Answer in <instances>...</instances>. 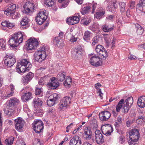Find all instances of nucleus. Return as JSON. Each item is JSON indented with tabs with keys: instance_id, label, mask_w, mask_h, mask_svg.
Wrapping results in <instances>:
<instances>
[{
	"instance_id": "obj_46",
	"label": "nucleus",
	"mask_w": 145,
	"mask_h": 145,
	"mask_svg": "<svg viewBox=\"0 0 145 145\" xmlns=\"http://www.w3.org/2000/svg\"><path fill=\"white\" fill-rule=\"evenodd\" d=\"M7 8L10 10H12L13 12H15L16 8V5L12 3H11L8 5Z\"/></svg>"
},
{
	"instance_id": "obj_12",
	"label": "nucleus",
	"mask_w": 145,
	"mask_h": 145,
	"mask_svg": "<svg viewBox=\"0 0 145 145\" xmlns=\"http://www.w3.org/2000/svg\"><path fill=\"white\" fill-rule=\"evenodd\" d=\"M25 89L26 88H25L22 89L20 93L22 95V99L24 102H26L33 98L32 93L29 91L25 92Z\"/></svg>"
},
{
	"instance_id": "obj_34",
	"label": "nucleus",
	"mask_w": 145,
	"mask_h": 145,
	"mask_svg": "<svg viewBox=\"0 0 145 145\" xmlns=\"http://www.w3.org/2000/svg\"><path fill=\"white\" fill-rule=\"evenodd\" d=\"M91 8V7L89 6H86L85 7L82 6L81 8V13L83 15L87 14L89 12Z\"/></svg>"
},
{
	"instance_id": "obj_40",
	"label": "nucleus",
	"mask_w": 145,
	"mask_h": 145,
	"mask_svg": "<svg viewBox=\"0 0 145 145\" xmlns=\"http://www.w3.org/2000/svg\"><path fill=\"white\" fill-rule=\"evenodd\" d=\"M133 98L132 97H128L127 99L125 100L124 101L126 105H127L130 106H131L133 104Z\"/></svg>"
},
{
	"instance_id": "obj_37",
	"label": "nucleus",
	"mask_w": 145,
	"mask_h": 145,
	"mask_svg": "<svg viewBox=\"0 0 145 145\" xmlns=\"http://www.w3.org/2000/svg\"><path fill=\"white\" fill-rule=\"evenodd\" d=\"M90 127L92 129L97 130L98 127L97 121L95 119H93L90 122Z\"/></svg>"
},
{
	"instance_id": "obj_29",
	"label": "nucleus",
	"mask_w": 145,
	"mask_h": 145,
	"mask_svg": "<svg viewBox=\"0 0 145 145\" xmlns=\"http://www.w3.org/2000/svg\"><path fill=\"white\" fill-rule=\"evenodd\" d=\"M135 25L137 35H142L144 31V29L138 24H135Z\"/></svg>"
},
{
	"instance_id": "obj_33",
	"label": "nucleus",
	"mask_w": 145,
	"mask_h": 145,
	"mask_svg": "<svg viewBox=\"0 0 145 145\" xmlns=\"http://www.w3.org/2000/svg\"><path fill=\"white\" fill-rule=\"evenodd\" d=\"M35 94L36 95H38L39 97H42L43 95V91L42 88H39L38 86L35 87Z\"/></svg>"
},
{
	"instance_id": "obj_49",
	"label": "nucleus",
	"mask_w": 145,
	"mask_h": 145,
	"mask_svg": "<svg viewBox=\"0 0 145 145\" xmlns=\"http://www.w3.org/2000/svg\"><path fill=\"white\" fill-rule=\"evenodd\" d=\"M44 3L49 7H51L54 4V2L52 0H45Z\"/></svg>"
},
{
	"instance_id": "obj_52",
	"label": "nucleus",
	"mask_w": 145,
	"mask_h": 145,
	"mask_svg": "<svg viewBox=\"0 0 145 145\" xmlns=\"http://www.w3.org/2000/svg\"><path fill=\"white\" fill-rule=\"evenodd\" d=\"M114 125L116 129V132H118L119 129L121 125V124L118 122L116 121L114 124Z\"/></svg>"
},
{
	"instance_id": "obj_8",
	"label": "nucleus",
	"mask_w": 145,
	"mask_h": 145,
	"mask_svg": "<svg viewBox=\"0 0 145 145\" xmlns=\"http://www.w3.org/2000/svg\"><path fill=\"white\" fill-rule=\"evenodd\" d=\"M47 13L44 11L39 12L36 17V22L39 25H41L47 19Z\"/></svg>"
},
{
	"instance_id": "obj_50",
	"label": "nucleus",
	"mask_w": 145,
	"mask_h": 145,
	"mask_svg": "<svg viewBox=\"0 0 145 145\" xmlns=\"http://www.w3.org/2000/svg\"><path fill=\"white\" fill-rule=\"evenodd\" d=\"M43 110L41 109H39L36 111V115L37 116L41 117L42 116Z\"/></svg>"
},
{
	"instance_id": "obj_24",
	"label": "nucleus",
	"mask_w": 145,
	"mask_h": 145,
	"mask_svg": "<svg viewBox=\"0 0 145 145\" xmlns=\"http://www.w3.org/2000/svg\"><path fill=\"white\" fill-rule=\"evenodd\" d=\"M136 122L138 124H142L145 120V117L142 113L139 112Z\"/></svg>"
},
{
	"instance_id": "obj_63",
	"label": "nucleus",
	"mask_w": 145,
	"mask_h": 145,
	"mask_svg": "<svg viewBox=\"0 0 145 145\" xmlns=\"http://www.w3.org/2000/svg\"><path fill=\"white\" fill-rule=\"evenodd\" d=\"M101 86V85L99 83H98L95 85V87L97 89H100L99 88Z\"/></svg>"
},
{
	"instance_id": "obj_62",
	"label": "nucleus",
	"mask_w": 145,
	"mask_h": 145,
	"mask_svg": "<svg viewBox=\"0 0 145 145\" xmlns=\"http://www.w3.org/2000/svg\"><path fill=\"white\" fill-rule=\"evenodd\" d=\"M93 42H92V44L93 45H95V44L97 43L98 41V38L97 36H95L93 38Z\"/></svg>"
},
{
	"instance_id": "obj_42",
	"label": "nucleus",
	"mask_w": 145,
	"mask_h": 145,
	"mask_svg": "<svg viewBox=\"0 0 145 145\" xmlns=\"http://www.w3.org/2000/svg\"><path fill=\"white\" fill-rule=\"evenodd\" d=\"M131 106H130L124 103L122 111L125 114L127 113L129 111Z\"/></svg>"
},
{
	"instance_id": "obj_27",
	"label": "nucleus",
	"mask_w": 145,
	"mask_h": 145,
	"mask_svg": "<svg viewBox=\"0 0 145 145\" xmlns=\"http://www.w3.org/2000/svg\"><path fill=\"white\" fill-rule=\"evenodd\" d=\"M103 30L105 32H109L113 29L114 26L113 25L105 24L103 26Z\"/></svg>"
},
{
	"instance_id": "obj_16",
	"label": "nucleus",
	"mask_w": 145,
	"mask_h": 145,
	"mask_svg": "<svg viewBox=\"0 0 145 145\" xmlns=\"http://www.w3.org/2000/svg\"><path fill=\"white\" fill-rule=\"evenodd\" d=\"M111 116L110 113L108 111H103L100 112L99 114L100 120L102 121H105L108 120Z\"/></svg>"
},
{
	"instance_id": "obj_53",
	"label": "nucleus",
	"mask_w": 145,
	"mask_h": 145,
	"mask_svg": "<svg viewBox=\"0 0 145 145\" xmlns=\"http://www.w3.org/2000/svg\"><path fill=\"white\" fill-rule=\"evenodd\" d=\"M33 145H41L40 140L39 139L35 138L33 140Z\"/></svg>"
},
{
	"instance_id": "obj_9",
	"label": "nucleus",
	"mask_w": 145,
	"mask_h": 145,
	"mask_svg": "<svg viewBox=\"0 0 145 145\" xmlns=\"http://www.w3.org/2000/svg\"><path fill=\"white\" fill-rule=\"evenodd\" d=\"M101 130L104 135L106 136H109L113 132V129L111 125L108 124H105L101 126Z\"/></svg>"
},
{
	"instance_id": "obj_41",
	"label": "nucleus",
	"mask_w": 145,
	"mask_h": 145,
	"mask_svg": "<svg viewBox=\"0 0 145 145\" xmlns=\"http://www.w3.org/2000/svg\"><path fill=\"white\" fill-rule=\"evenodd\" d=\"M14 140V138L13 137H10L6 139L5 140V143L7 145H12Z\"/></svg>"
},
{
	"instance_id": "obj_19",
	"label": "nucleus",
	"mask_w": 145,
	"mask_h": 145,
	"mask_svg": "<svg viewBox=\"0 0 145 145\" xmlns=\"http://www.w3.org/2000/svg\"><path fill=\"white\" fill-rule=\"evenodd\" d=\"M56 78L55 77H52L50 78V81L48 83V87L52 89H56L59 86L58 82L56 81Z\"/></svg>"
},
{
	"instance_id": "obj_26",
	"label": "nucleus",
	"mask_w": 145,
	"mask_h": 145,
	"mask_svg": "<svg viewBox=\"0 0 145 145\" xmlns=\"http://www.w3.org/2000/svg\"><path fill=\"white\" fill-rule=\"evenodd\" d=\"M84 133L85 135L86 140L89 139L91 138L92 134V132L90 127H86L84 129Z\"/></svg>"
},
{
	"instance_id": "obj_23",
	"label": "nucleus",
	"mask_w": 145,
	"mask_h": 145,
	"mask_svg": "<svg viewBox=\"0 0 145 145\" xmlns=\"http://www.w3.org/2000/svg\"><path fill=\"white\" fill-rule=\"evenodd\" d=\"M64 42L59 37H55L53 40V43L56 44L59 48H62L64 44Z\"/></svg>"
},
{
	"instance_id": "obj_55",
	"label": "nucleus",
	"mask_w": 145,
	"mask_h": 145,
	"mask_svg": "<svg viewBox=\"0 0 145 145\" xmlns=\"http://www.w3.org/2000/svg\"><path fill=\"white\" fill-rule=\"evenodd\" d=\"M112 4L113 5V7L111 11H115L116 9H117L118 7L119 3L116 2H113L112 3Z\"/></svg>"
},
{
	"instance_id": "obj_2",
	"label": "nucleus",
	"mask_w": 145,
	"mask_h": 145,
	"mask_svg": "<svg viewBox=\"0 0 145 145\" xmlns=\"http://www.w3.org/2000/svg\"><path fill=\"white\" fill-rule=\"evenodd\" d=\"M50 51L48 46H44L39 50L35 51L34 55L35 60L39 62H42L49 56Z\"/></svg>"
},
{
	"instance_id": "obj_11",
	"label": "nucleus",
	"mask_w": 145,
	"mask_h": 145,
	"mask_svg": "<svg viewBox=\"0 0 145 145\" xmlns=\"http://www.w3.org/2000/svg\"><path fill=\"white\" fill-rule=\"evenodd\" d=\"M14 125L16 129L19 131L22 130L25 125V121L21 118L18 117L14 120Z\"/></svg>"
},
{
	"instance_id": "obj_5",
	"label": "nucleus",
	"mask_w": 145,
	"mask_h": 145,
	"mask_svg": "<svg viewBox=\"0 0 145 145\" xmlns=\"http://www.w3.org/2000/svg\"><path fill=\"white\" fill-rule=\"evenodd\" d=\"M32 125L36 133H39L43 131L44 128L43 123L42 121L37 120L34 121Z\"/></svg>"
},
{
	"instance_id": "obj_20",
	"label": "nucleus",
	"mask_w": 145,
	"mask_h": 145,
	"mask_svg": "<svg viewBox=\"0 0 145 145\" xmlns=\"http://www.w3.org/2000/svg\"><path fill=\"white\" fill-rule=\"evenodd\" d=\"M4 13L7 16L10 17L11 18L13 19H14L17 18L18 17H19L20 16V14H18L17 13H15L14 12H13L12 10L7 8L4 11Z\"/></svg>"
},
{
	"instance_id": "obj_39",
	"label": "nucleus",
	"mask_w": 145,
	"mask_h": 145,
	"mask_svg": "<svg viewBox=\"0 0 145 145\" xmlns=\"http://www.w3.org/2000/svg\"><path fill=\"white\" fill-rule=\"evenodd\" d=\"M145 6V0H140L139 3L137 5V9H138L140 10H142V8Z\"/></svg>"
},
{
	"instance_id": "obj_15",
	"label": "nucleus",
	"mask_w": 145,
	"mask_h": 145,
	"mask_svg": "<svg viewBox=\"0 0 145 145\" xmlns=\"http://www.w3.org/2000/svg\"><path fill=\"white\" fill-rule=\"evenodd\" d=\"M90 63L92 65L97 67L102 65V61L99 57L97 56H92L90 59Z\"/></svg>"
},
{
	"instance_id": "obj_10",
	"label": "nucleus",
	"mask_w": 145,
	"mask_h": 145,
	"mask_svg": "<svg viewBox=\"0 0 145 145\" xmlns=\"http://www.w3.org/2000/svg\"><path fill=\"white\" fill-rule=\"evenodd\" d=\"M7 56L4 60V63L8 67H10L12 66L16 62L15 57L13 54H12L7 55Z\"/></svg>"
},
{
	"instance_id": "obj_38",
	"label": "nucleus",
	"mask_w": 145,
	"mask_h": 145,
	"mask_svg": "<svg viewBox=\"0 0 145 145\" xmlns=\"http://www.w3.org/2000/svg\"><path fill=\"white\" fill-rule=\"evenodd\" d=\"M124 100L123 99H121L118 103L116 106V110L117 112H119L122 108Z\"/></svg>"
},
{
	"instance_id": "obj_22",
	"label": "nucleus",
	"mask_w": 145,
	"mask_h": 145,
	"mask_svg": "<svg viewBox=\"0 0 145 145\" xmlns=\"http://www.w3.org/2000/svg\"><path fill=\"white\" fill-rule=\"evenodd\" d=\"M79 21L78 17L76 16H73L68 18L66 22L69 25H73L78 23Z\"/></svg>"
},
{
	"instance_id": "obj_31",
	"label": "nucleus",
	"mask_w": 145,
	"mask_h": 145,
	"mask_svg": "<svg viewBox=\"0 0 145 145\" xmlns=\"http://www.w3.org/2000/svg\"><path fill=\"white\" fill-rule=\"evenodd\" d=\"M105 14V10L104 9L102 11L96 12L94 16L96 18L100 19L104 16Z\"/></svg>"
},
{
	"instance_id": "obj_6",
	"label": "nucleus",
	"mask_w": 145,
	"mask_h": 145,
	"mask_svg": "<svg viewBox=\"0 0 145 145\" xmlns=\"http://www.w3.org/2000/svg\"><path fill=\"white\" fill-rule=\"evenodd\" d=\"M95 50L98 55H99L101 59H105L108 56V54L106 51L103 46L100 45L97 46Z\"/></svg>"
},
{
	"instance_id": "obj_60",
	"label": "nucleus",
	"mask_w": 145,
	"mask_h": 145,
	"mask_svg": "<svg viewBox=\"0 0 145 145\" xmlns=\"http://www.w3.org/2000/svg\"><path fill=\"white\" fill-rule=\"evenodd\" d=\"M91 21V20L90 18L88 19L83 23V24L85 25H88Z\"/></svg>"
},
{
	"instance_id": "obj_3",
	"label": "nucleus",
	"mask_w": 145,
	"mask_h": 145,
	"mask_svg": "<svg viewBox=\"0 0 145 145\" xmlns=\"http://www.w3.org/2000/svg\"><path fill=\"white\" fill-rule=\"evenodd\" d=\"M32 65L29 60L26 59H22L18 63L16 66V70L19 73H24L28 71L31 68Z\"/></svg>"
},
{
	"instance_id": "obj_14",
	"label": "nucleus",
	"mask_w": 145,
	"mask_h": 145,
	"mask_svg": "<svg viewBox=\"0 0 145 145\" xmlns=\"http://www.w3.org/2000/svg\"><path fill=\"white\" fill-rule=\"evenodd\" d=\"M71 99L69 97H65L63 98L59 103V107L61 109H65L68 104L70 103Z\"/></svg>"
},
{
	"instance_id": "obj_61",
	"label": "nucleus",
	"mask_w": 145,
	"mask_h": 145,
	"mask_svg": "<svg viewBox=\"0 0 145 145\" xmlns=\"http://www.w3.org/2000/svg\"><path fill=\"white\" fill-rule=\"evenodd\" d=\"M125 138L124 137L121 136L119 137L120 142L122 144L123 143L124 141H125Z\"/></svg>"
},
{
	"instance_id": "obj_1",
	"label": "nucleus",
	"mask_w": 145,
	"mask_h": 145,
	"mask_svg": "<svg viewBox=\"0 0 145 145\" xmlns=\"http://www.w3.org/2000/svg\"><path fill=\"white\" fill-rule=\"evenodd\" d=\"M23 38V34L21 32H18L11 35L8 41L10 47L15 50L17 47L22 42Z\"/></svg>"
},
{
	"instance_id": "obj_58",
	"label": "nucleus",
	"mask_w": 145,
	"mask_h": 145,
	"mask_svg": "<svg viewBox=\"0 0 145 145\" xmlns=\"http://www.w3.org/2000/svg\"><path fill=\"white\" fill-rule=\"evenodd\" d=\"M137 141H135V140L132 139H130V138L129 140L128 141V143L129 145H135V142Z\"/></svg>"
},
{
	"instance_id": "obj_45",
	"label": "nucleus",
	"mask_w": 145,
	"mask_h": 145,
	"mask_svg": "<svg viewBox=\"0 0 145 145\" xmlns=\"http://www.w3.org/2000/svg\"><path fill=\"white\" fill-rule=\"evenodd\" d=\"M71 78L70 77L67 76L66 79L64 82V85L65 86H69L71 83Z\"/></svg>"
},
{
	"instance_id": "obj_13",
	"label": "nucleus",
	"mask_w": 145,
	"mask_h": 145,
	"mask_svg": "<svg viewBox=\"0 0 145 145\" xmlns=\"http://www.w3.org/2000/svg\"><path fill=\"white\" fill-rule=\"evenodd\" d=\"M95 141L97 144L101 145L103 144L105 141L104 135L98 130H95Z\"/></svg>"
},
{
	"instance_id": "obj_4",
	"label": "nucleus",
	"mask_w": 145,
	"mask_h": 145,
	"mask_svg": "<svg viewBox=\"0 0 145 145\" xmlns=\"http://www.w3.org/2000/svg\"><path fill=\"white\" fill-rule=\"evenodd\" d=\"M26 48L27 50L34 49L39 44V42L37 39L34 38H31L27 41Z\"/></svg>"
},
{
	"instance_id": "obj_56",
	"label": "nucleus",
	"mask_w": 145,
	"mask_h": 145,
	"mask_svg": "<svg viewBox=\"0 0 145 145\" xmlns=\"http://www.w3.org/2000/svg\"><path fill=\"white\" fill-rule=\"evenodd\" d=\"M113 5L112 3L108 4L107 6V9L108 10L112 12V13H114V12L115 11H111L113 7Z\"/></svg>"
},
{
	"instance_id": "obj_54",
	"label": "nucleus",
	"mask_w": 145,
	"mask_h": 145,
	"mask_svg": "<svg viewBox=\"0 0 145 145\" xmlns=\"http://www.w3.org/2000/svg\"><path fill=\"white\" fill-rule=\"evenodd\" d=\"M51 96H52L53 97V98L51 99L54 100V101L56 102V101L59 99V97L58 96V95L56 93L53 94Z\"/></svg>"
},
{
	"instance_id": "obj_18",
	"label": "nucleus",
	"mask_w": 145,
	"mask_h": 145,
	"mask_svg": "<svg viewBox=\"0 0 145 145\" xmlns=\"http://www.w3.org/2000/svg\"><path fill=\"white\" fill-rule=\"evenodd\" d=\"M34 77V74L31 72L27 73L26 75L23 76L22 82L24 85H26Z\"/></svg>"
},
{
	"instance_id": "obj_47",
	"label": "nucleus",
	"mask_w": 145,
	"mask_h": 145,
	"mask_svg": "<svg viewBox=\"0 0 145 145\" xmlns=\"http://www.w3.org/2000/svg\"><path fill=\"white\" fill-rule=\"evenodd\" d=\"M120 6V9L122 15L123 13L125 10V4L124 2H121L119 3Z\"/></svg>"
},
{
	"instance_id": "obj_25",
	"label": "nucleus",
	"mask_w": 145,
	"mask_h": 145,
	"mask_svg": "<svg viewBox=\"0 0 145 145\" xmlns=\"http://www.w3.org/2000/svg\"><path fill=\"white\" fill-rule=\"evenodd\" d=\"M137 104L140 108H144L145 106V96L140 97L138 99Z\"/></svg>"
},
{
	"instance_id": "obj_35",
	"label": "nucleus",
	"mask_w": 145,
	"mask_h": 145,
	"mask_svg": "<svg viewBox=\"0 0 145 145\" xmlns=\"http://www.w3.org/2000/svg\"><path fill=\"white\" fill-rule=\"evenodd\" d=\"M65 76L66 74L65 72H60L58 74L57 76V80L60 82H62L65 79Z\"/></svg>"
},
{
	"instance_id": "obj_30",
	"label": "nucleus",
	"mask_w": 145,
	"mask_h": 145,
	"mask_svg": "<svg viewBox=\"0 0 145 145\" xmlns=\"http://www.w3.org/2000/svg\"><path fill=\"white\" fill-rule=\"evenodd\" d=\"M19 102V100L16 98H12L9 101V106L10 107L18 105Z\"/></svg>"
},
{
	"instance_id": "obj_32",
	"label": "nucleus",
	"mask_w": 145,
	"mask_h": 145,
	"mask_svg": "<svg viewBox=\"0 0 145 145\" xmlns=\"http://www.w3.org/2000/svg\"><path fill=\"white\" fill-rule=\"evenodd\" d=\"M1 25L3 26L7 27L9 28H11L14 27V25L12 23H10L9 21L5 20L3 21Z\"/></svg>"
},
{
	"instance_id": "obj_21",
	"label": "nucleus",
	"mask_w": 145,
	"mask_h": 145,
	"mask_svg": "<svg viewBox=\"0 0 145 145\" xmlns=\"http://www.w3.org/2000/svg\"><path fill=\"white\" fill-rule=\"evenodd\" d=\"M81 138L77 136L73 137L70 141V145H81Z\"/></svg>"
},
{
	"instance_id": "obj_48",
	"label": "nucleus",
	"mask_w": 145,
	"mask_h": 145,
	"mask_svg": "<svg viewBox=\"0 0 145 145\" xmlns=\"http://www.w3.org/2000/svg\"><path fill=\"white\" fill-rule=\"evenodd\" d=\"M56 102L52 99L48 98L47 101V105L49 106H52Z\"/></svg>"
},
{
	"instance_id": "obj_28",
	"label": "nucleus",
	"mask_w": 145,
	"mask_h": 145,
	"mask_svg": "<svg viewBox=\"0 0 145 145\" xmlns=\"http://www.w3.org/2000/svg\"><path fill=\"white\" fill-rule=\"evenodd\" d=\"M74 52L76 53L75 56L76 57L81 56L82 54V48L80 45H78L75 47Z\"/></svg>"
},
{
	"instance_id": "obj_17",
	"label": "nucleus",
	"mask_w": 145,
	"mask_h": 145,
	"mask_svg": "<svg viewBox=\"0 0 145 145\" xmlns=\"http://www.w3.org/2000/svg\"><path fill=\"white\" fill-rule=\"evenodd\" d=\"M129 137L130 139L138 141L140 137V134L138 130L135 129H133L129 133Z\"/></svg>"
},
{
	"instance_id": "obj_44",
	"label": "nucleus",
	"mask_w": 145,
	"mask_h": 145,
	"mask_svg": "<svg viewBox=\"0 0 145 145\" xmlns=\"http://www.w3.org/2000/svg\"><path fill=\"white\" fill-rule=\"evenodd\" d=\"M29 20L27 17H24L21 22V25L22 26L27 25L28 24Z\"/></svg>"
},
{
	"instance_id": "obj_7",
	"label": "nucleus",
	"mask_w": 145,
	"mask_h": 145,
	"mask_svg": "<svg viewBox=\"0 0 145 145\" xmlns=\"http://www.w3.org/2000/svg\"><path fill=\"white\" fill-rule=\"evenodd\" d=\"M37 5H35L33 3H26L24 5L25 10L24 12L27 15H30L32 12L37 8Z\"/></svg>"
},
{
	"instance_id": "obj_51",
	"label": "nucleus",
	"mask_w": 145,
	"mask_h": 145,
	"mask_svg": "<svg viewBox=\"0 0 145 145\" xmlns=\"http://www.w3.org/2000/svg\"><path fill=\"white\" fill-rule=\"evenodd\" d=\"M0 48H1L3 50H5L6 49V42L5 40H2Z\"/></svg>"
},
{
	"instance_id": "obj_43",
	"label": "nucleus",
	"mask_w": 145,
	"mask_h": 145,
	"mask_svg": "<svg viewBox=\"0 0 145 145\" xmlns=\"http://www.w3.org/2000/svg\"><path fill=\"white\" fill-rule=\"evenodd\" d=\"M35 105L41 106L42 104V102L38 98L34 99L33 101Z\"/></svg>"
},
{
	"instance_id": "obj_36",
	"label": "nucleus",
	"mask_w": 145,
	"mask_h": 145,
	"mask_svg": "<svg viewBox=\"0 0 145 145\" xmlns=\"http://www.w3.org/2000/svg\"><path fill=\"white\" fill-rule=\"evenodd\" d=\"M92 36L91 33L88 31H86L83 36L84 39L86 41H88L90 39V38Z\"/></svg>"
},
{
	"instance_id": "obj_59",
	"label": "nucleus",
	"mask_w": 145,
	"mask_h": 145,
	"mask_svg": "<svg viewBox=\"0 0 145 145\" xmlns=\"http://www.w3.org/2000/svg\"><path fill=\"white\" fill-rule=\"evenodd\" d=\"M73 125V123H71L69 125L67 126L66 128V131L67 133L69 132V130L70 129L72 128V126Z\"/></svg>"
},
{
	"instance_id": "obj_57",
	"label": "nucleus",
	"mask_w": 145,
	"mask_h": 145,
	"mask_svg": "<svg viewBox=\"0 0 145 145\" xmlns=\"http://www.w3.org/2000/svg\"><path fill=\"white\" fill-rule=\"evenodd\" d=\"M97 4L96 3H95L93 2L92 3V13H94V11L95 10L96 7L97 6Z\"/></svg>"
},
{
	"instance_id": "obj_64",
	"label": "nucleus",
	"mask_w": 145,
	"mask_h": 145,
	"mask_svg": "<svg viewBox=\"0 0 145 145\" xmlns=\"http://www.w3.org/2000/svg\"><path fill=\"white\" fill-rule=\"evenodd\" d=\"M77 39V38H75L72 36L70 39V40L72 42H74L76 41Z\"/></svg>"
}]
</instances>
